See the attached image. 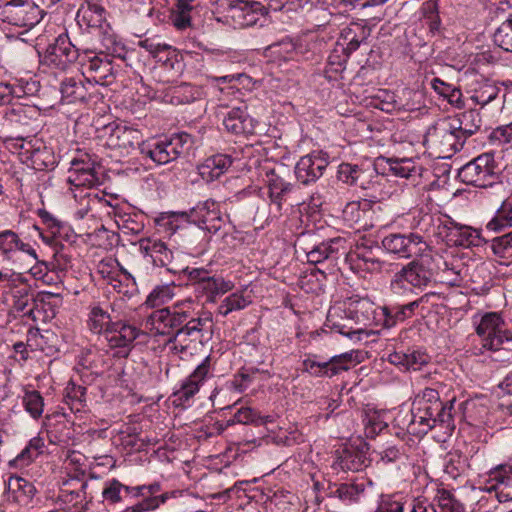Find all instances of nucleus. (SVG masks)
<instances>
[{"label":"nucleus","instance_id":"4be33fe9","mask_svg":"<svg viewBox=\"0 0 512 512\" xmlns=\"http://www.w3.org/2000/svg\"><path fill=\"white\" fill-rule=\"evenodd\" d=\"M486 489L494 491L499 502L512 500V466L502 464L492 469L488 474Z\"/></svg>","mask_w":512,"mask_h":512},{"label":"nucleus","instance_id":"338daca9","mask_svg":"<svg viewBox=\"0 0 512 512\" xmlns=\"http://www.w3.org/2000/svg\"><path fill=\"white\" fill-rule=\"evenodd\" d=\"M416 301L410 302L405 305L394 306L391 309L385 308L386 316L394 318L395 322L404 321L406 318L414 314V306Z\"/></svg>","mask_w":512,"mask_h":512},{"label":"nucleus","instance_id":"a19ab883","mask_svg":"<svg viewBox=\"0 0 512 512\" xmlns=\"http://www.w3.org/2000/svg\"><path fill=\"white\" fill-rule=\"evenodd\" d=\"M266 57L272 61H288L293 60L297 56L296 44L288 38L282 39L276 43L267 46L264 50Z\"/></svg>","mask_w":512,"mask_h":512},{"label":"nucleus","instance_id":"603ef678","mask_svg":"<svg viewBox=\"0 0 512 512\" xmlns=\"http://www.w3.org/2000/svg\"><path fill=\"white\" fill-rule=\"evenodd\" d=\"M23 406L29 415L38 419L41 417L44 409V399L40 392L36 390L27 391L22 399Z\"/></svg>","mask_w":512,"mask_h":512},{"label":"nucleus","instance_id":"680f3d73","mask_svg":"<svg viewBox=\"0 0 512 512\" xmlns=\"http://www.w3.org/2000/svg\"><path fill=\"white\" fill-rule=\"evenodd\" d=\"M124 484L117 479H111L105 483L102 496L105 501L115 504L122 500Z\"/></svg>","mask_w":512,"mask_h":512},{"label":"nucleus","instance_id":"e433bc0d","mask_svg":"<svg viewBox=\"0 0 512 512\" xmlns=\"http://www.w3.org/2000/svg\"><path fill=\"white\" fill-rule=\"evenodd\" d=\"M391 286L394 292L399 294L414 291L416 287V260H412L395 274Z\"/></svg>","mask_w":512,"mask_h":512},{"label":"nucleus","instance_id":"58836bf2","mask_svg":"<svg viewBox=\"0 0 512 512\" xmlns=\"http://www.w3.org/2000/svg\"><path fill=\"white\" fill-rule=\"evenodd\" d=\"M512 226V200L506 199L496 210L494 216L486 224L485 228L489 232L501 233Z\"/></svg>","mask_w":512,"mask_h":512},{"label":"nucleus","instance_id":"393cba45","mask_svg":"<svg viewBox=\"0 0 512 512\" xmlns=\"http://www.w3.org/2000/svg\"><path fill=\"white\" fill-rule=\"evenodd\" d=\"M140 334L141 331L137 327L123 321H116L104 338L110 348H120L123 350V356H127L133 342Z\"/></svg>","mask_w":512,"mask_h":512},{"label":"nucleus","instance_id":"37998d69","mask_svg":"<svg viewBox=\"0 0 512 512\" xmlns=\"http://www.w3.org/2000/svg\"><path fill=\"white\" fill-rule=\"evenodd\" d=\"M232 288L233 283L231 281H226L220 276L209 275L196 289L204 292L207 295L208 301L214 302L216 296L225 294L232 290Z\"/></svg>","mask_w":512,"mask_h":512},{"label":"nucleus","instance_id":"c85d7f7f","mask_svg":"<svg viewBox=\"0 0 512 512\" xmlns=\"http://www.w3.org/2000/svg\"><path fill=\"white\" fill-rule=\"evenodd\" d=\"M232 162L231 156L227 154H215L198 165V173L204 181L209 183L226 173Z\"/></svg>","mask_w":512,"mask_h":512},{"label":"nucleus","instance_id":"a211bd4d","mask_svg":"<svg viewBox=\"0 0 512 512\" xmlns=\"http://www.w3.org/2000/svg\"><path fill=\"white\" fill-rule=\"evenodd\" d=\"M265 15L266 10L261 1L233 0L227 8V17L239 28L253 26Z\"/></svg>","mask_w":512,"mask_h":512},{"label":"nucleus","instance_id":"b1692460","mask_svg":"<svg viewBox=\"0 0 512 512\" xmlns=\"http://www.w3.org/2000/svg\"><path fill=\"white\" fill-rule=\"evenodd\" d=\"M441 224H445L447 241L452 246L468 248L479 246L482 241L479 230L459 224L451 218H447Z\"/></svg>","mask_w":512,"mask_h":512},{"label":"nucleus","instance_id":"f3484780","mask_svg":"<svg viewBox=\"0 0 512 512\" xmlns=\"http://www.w3.org/2000/svg\"><path fill=\"white\" fill-rule=\"evenodd\" d=\"M265 15L266 10L261 1L233 0L227 8V17L239 28L253 26Z\"/></svg>","mask_w":512,"mask_h":512},{"label":"nucleus","instance_id":"3c124183","mask_svg":"<svg viewBox=\"0 0 512 512\" xmlns=\"http://www.w3.org/2000/svg\"><path fill=\"white\" fill-rule=\"evenodd\" d=\"M499 88L490 82H483L473 91L470 99L477 105L485 106L498 96Z\"/></svg>","mask_w":512,"mask_h":512},{"label":"nucleus","instance_id":"412c9836","mask_svg":"<svg viewBox=\"0 0 512 512\" xmlns=\"http://www.w3.org/2000/svg\"><path fill=\"white\" fill-rule=\"evenodd\" d=\"M431 492L434 495V500H437V506L440 512H465L464 506L452 495L445 490H439L436 483H431L430 486L426 485L423 494L418 495V512H437L435 505L428 502V494Z\"/></svg>","mask_w":512,"mask_h":512},{"label":"nucleus","instance_id":"4d7b16f0","mask_svg":"<svg viewBox=\"0 0 512 512\" xmlns=\"http://www.w3.org/2000/svg\"><path fill=\"white\" fill-rule=\"evenodd\" d=\"M493 37L496 45L507 52H512V17L501 23Z\"/></svg>","mask_w":512,"mask_h":512},{"label":"nucleus","instance_id":"a18cd8bd","mask_svg":"<svg viewBox=\"0 0 512 512\" xmlns=\"http://www.w3.org/2000/svg\"><path fill=\"white\" fill-rule=\"evenodd\" d=\"M32 112L33 109L31 107L22 104H14L10 107H6L3 112L5 125L8 128H17L25 125L29 121L28 115Z\"/></svg>","mask_w":512,"mask_h":512},{"label":"nucleus","instance_id":"20e7f679","mask_svg":"<svg viewBox=\"0 0 512 512\" xmlns=\"http://www.w3.org/2000/svg\"><path fill=\"white\" fill-rule=\"evenodd\" d=\"M193 145L194 139L192 135L180 132L151 143H142L140 145V152L153 162L164 165L188 153Z\"/></svg>","mask_w":512,"mask_h":512},{"label":"nucleus","instance_id":"f8f14e48","mask_svg":"<svg viewBox=\"0 0 512 512\" xmlns=\"http://www.w3.org/2000/svg\"><path fill=\"white\" fill-rule=\"evenodd\" d=\"M1 15L8 24L31 29L41 21L44 11L31 0H11L3 6Z\"/></svg>","mask_w":512,"mask_h":512},{"label":"nucleus","instance_id":"052dcab7","mask_svg":"<svg viewBox=\"0 0 512 512\" xmlns=\"http://www.w3.org/2000/svg\"><path fill=\"white\" fill-rule=\"evenodd\" d=\"M248 305V301L240 294L233 293L227 296L219 305L218 312L226 317L233 311L244 309Z\"/></svg>","mask_w":512,"mask_h":512},{"label":"nucleus","instance_id":"bf43d9fd","mask_svg":"<svg viewBox=\"0 0 512 512\" xmlns=\"http://www.w3.org/2000/svg\"><path fill=\"white\" fill-rule=\"evenodd\" d=\"M363 173L364 171L358 165L342 163L338 168V179L349 185H359L358 181ZM360 186L364 188L362 183H360Z\"/></svg>","mask_w":512,"mask_h":512},{"label":"nucleus","instance_id":"6e6552de","mask_svg":"<svg viewBox=\"0 0 512 512\" xmlns=\"http://www.w3.org/2000/svg\"><path fill=\"white\" fill-rule=\"evenodd\" d=\"M458 178L463 183L475 187L486 188L492 186L498 181L493 155L483 153L463 165L458 171Z\"/></svg>","mask_w":512,"mask_h":512},{"label":"nucleus","instance_id":"6ab92c4d","mask_svg":"<svg viewBox=\"0 0 512 512\" xmlns=\"http://www.w3.org/2000/svg\"><path fill=\"white\" fill-rule=\"evenodd\" d=\"M288 171L284 166L267 169L265 171V182L268 187V197L271 205L275 206L278 213L281 214L283 204L287 202L289 194L293 190V184L285 179Z\"/></svg>","mask_w":512,"mask_h":512},{"label":"nucleus","instance_id":"6e6d98bb","mask_svg":"<svg viewBox=\"0 0 512 512\" xmlns=\"http://www.w3.org/2000/svg\"><path fill=\"white\" fill-rule=\"evenodd\" d=\"M422 14L423 25H427L432 34L438 31L440 27V17L438 15L437 0H427L422 6Z\"/></svg>","mask_w":512,"mask_h":512},{"label":"nucleus","instance_id":"c9c22d12","mask_svg":"<svg viewBox=\"0 0 512 512\" xmlns=\"http://www.w3.org/2000/svg\"><path fill=\"white\" fill-rule=\"evenodd\" d=\"M365 491V482H352L332 484L327 488V496L330 498H338L344 503H352L359 500V497Z\"/></svg>","mask_w":512,"mask_h":512},{"label":"nucleus","instance_id":"9d476101","mask_svg":"<svg viewBox=\"0 0 512 512\" xmlns=\"http://www.w3.org/2000/svg\"><path fill=\"white\" fill-rule=\"evenodd\" d=\"M421 193H418V211L423 216L419 222H434L433 211H438L436 200L440 193L439 176L429 168L420 167L418 172V187Z\"/></svg>","mask_w":512,"mask_h":512},{"label":"nucleus","instance_id":"0e129e2a","mask_svg":"<svg viewBox=\"0 0 512 512\" xmlns=\"http://www.w3.org/2000/svg\"><path fill=\"white\" fill-rule=\"evenodd\" d=\"M381 162L385 161L389 164L390 170L399 177L408 178L411 176V172L414 171V163L410 159H402L400 161L380 159Z\"/></svg>","mask_w":512,"mask_h":512},{"label":"nucleus","instance_id":"2eb2a0df","mask_svg":"<svg viewBox=\"0 0 512 512\" xmlns=\"http://www.w3.org/2000/svg\"><path fill=\"white\" fill-rule=\"evenodd\" d=\"M212 376L211 357L207 356L182 382L180 388L173 393L174 405L177 407L189 406L190 401L199 392L200 387Z\"/></svg>","mask_w":512,"mask_h":512},{"label":"nucleus","instance_id":"423d86ee","mask_svg":"<svg viewBox=\"0 0 512 512\" xmlns=\"http://www.w3.org/2000/svg\"><path fill=\"white\" fill-rule=\"evenodd\" d=\"M422 144L426 149L424 154L435 159L449 158L463 148L448 120L431 125L423 136Z\"/></svg>","mask_w":512,"mask_h":512},{"label":"nucleus","instance_id":"09e8293b","mask_svg":"<svg viewBox=\"0 0 512 512\" xmlns=\"http://www.w3.org/2000/svg\"><path fill=\"white\" fill-rule=\"evenodd\" d=\"M193 0H178L176 9L172 13V22L179 30H184L191 26L190 13L193 9Z\"/></svg>","mask_w":512,"mask_h":512},{"label":"nucleus","instance_id":"ddd939ff","mask_svg":"<svg viewBox=\"0 0 512 512\" xmlns=\"http://www.w3.org/2000/svg\"><path fill=\"white\" fill-rule=\"evenodd\" d=\"M212 326V315L210 312H203L197 317H193L191 314L190 318L185 320L172 338H168L167 344L170 349L176 353H182L186 351L187 345H184L186 338H191L192 341L201 340L203 332L210 329Z\"/></svg>","mask_w":512,"mask_h":512},{"label":"nucleus","instance_id":"bb28decb","mask_svg":"<svg viewBox=\"0 0 512 512\" xmlns=\"http://www.w3.org/2000/svg\"><path fill=\"white\" fill-rule=\"evenodd\" d=\"M72 169L77 173L74 181L77 185L94 186L99 183L98 169L100 165L89 154H82L71 162Z\"/></svg>","mask_w":512,"mask_h":512},{"label":"nucleus","instance_id":"49530a36","mask_svg":"<svg viewBox=\"0 0 512 512\" xmlns=\"http://www.w3.org/2000/svg\"><path fill=\"white\" fill-rule=\"evenodd\" d=\"M176 288L177 286L174 283L156 286L147 296L145 304L148 307L155 308L169 302L175 296Z\"/></svg>","mask_w":512,"mask_h":512},{"label":"nucleus","instance_id":"72a5a7b5","mask_svg":"<svg viewBox=\"0 0 512 512\" xmlns=\"http://www.w3.org/2000/svg\"><path fill=\"white\" fill-rule=\"evenodd\" d=\"M90 88L80 79L66 78L60 86L62 100L66 103L85 102L91 95Z\"/></svg>","mask_w":512,"mask_h":512},{"label":"nucleus","instance_id":"c756f323","mask_svg":"<svg viewBox=\"0 0 512 512\" xmlns=\"http://www.w3.org/2000/svg\"><path fill=\"white\" fill-rule=\"evenodd\" d=\"M16 251H21L33 259H37L36 250L28 243H25L13 230L5 229L0 231V255L10 259Z\"/></svg>","mask_w":512,"mask_h":512},{"label":"nucleus","instance_id":"79ce46f5","mask_svg":"<svg viewBox=\"0 0 512 512\" xmlns=\"http://www.w3.org/2000/svg\"><path fill=\"white\" fill-rule=\"evenodd\" d=\"M350 261L356 263L357 267L365 269L367 271H379L381 270V262L377 259L372 250L364 247L363 245H357L353 251L349 253Z\"/></svg>","mask_w":512,"mask_h":512},{"label":"nucleus","instance_id":"8fccbe9b","mask_svg":"<svg viewBox=\"0 0 512 512\" xmlns=\"http://www.w3.org/2000/svg\"><path fill=\"white\" fill-rule=\"evenodd\" d=\"M269 416L262 417L258 412L250 407L240 408L231 419L227 421V426L238 424L261 425L268 421Z\"/></svg>","mask_w":512,"mask_h":512},{"label":"nucleus","instance_id":"0eeeda50","mask_svg":"<svg viewBox=\"0 0 512 512\" xmlns=\"http://www.w3.org/2000/svg\"><path fill=\"white\" fill-rule=\"evenodd\" d=\"M476 333L481 339L482 348L489 351L510 350L512 332L505 325L500 314L488 312L476 322Z\"/></svg>","mask_w":512,"mask_h":512},{"label":"nucleus","instance_id":"7c9ffc66","mask_svg":"<svg viewBox=\"0 0 512 512\" xmlns=\"http://www.w3.org/2000/svg\"><path fill=\"white\" fill-rule=\"evenodd\" d=\"M223 125L228 132L236 135L253 134L255 131V121L251 118L246 108L234 107L223 119Z\"/></svg>","mask_w":512,"mask_h":512},{"label":"nucleus","instance_id":"aec40b11","mask_svg":"<svg viewBox=\"0 0 512 512\" xmlns=\"http://www.w3.org/2000/svg\"><path fill=\"white\" fill-rule=\"evenodd\" d=\"M104 132L107 136L106 144L109 148L127 153L140 145L142 140V134L138 129L124 123L113 122L105 126Z\"/></svg>","mask_w":512,"mask_h":512},{"label":"nucleus","instance_id":"f03ea898","mask_svg":"<svg viewBox=\"0 0 512 512\" xmlns=\"http://www.w3.org/2000/svg\"><path fill=\"white\" fill-rule=\"evenodd\" d=\"M96 52L94 50H82L80 58V70L90 87L95 85L108 86L115 80L116 69L113 64V58H125L126 50L124 49L123 56H118L110 53L103 48Z\"/></svg>","mask_w":512,"mask_h":512},{"label":"nucleus","instance_id":"dca6fc26","mask_svg":"<svg viewBox=\"0 0 512 512\" xmlns=\"http://www.w3.org/2000/svg\"><path fill=\"white\" fill-rule=\"evenodd\" d=\"M81 55L82 51L71 43L69 37L61 34L48 46L42 62L53 68L66 70L74 62L80 63Z\"/></svg>","mask_w":512,"mask_h":512},{"label":"nucleus","instance_id":"a878e982","mask_svg":"<svg viewBox=\"0 0 512 512\" xmlns=\"http://www.w3.org/2000/svg\"><path fill=\"white\" fill-rule=\"evenodd\" d=\"M448 121L450 122L452 129L456 133L462 146H464L469 137L479 131L482 125L480 112L476 109H469L465 112L459 113Z\"/></svg>","mask_w":512,"mask_h":512},{"label":"nucleus","instance_id":"774afa93","mask_svg":"<svg viewBox=\"0 0 512 512\" xmlns=\"http://www.w3.org/2000/svg\"><path fill=\"white\" fill-rule=\"evenodd\" d=\"M389 360L392 364L404 367L405 370H415L414 365L416 364V352L402 353L395 352L389 356Z\"/></svg>","mask_w":512,"mask_h":512},{"label":"nucleus","instance_id":"13d9d810","mask_svg":"<svg viewBox=\"0 0 512 512\" xmlns=\"http://www.w3.org/2000/svg\"><path fill=\"white\" fill-rule=\"evenodd\" d=\"M373 313L374 304L368 299L363 298L350 303V312L348 314L354 316L356 323L370 320Z\"/></svg>","mask_w":512,"mask_h":512},{"label":"nucleus","instance_id":"9b49d317","mask_svg":"<svg viewBox=\"0 0 512 512\" xmlns=\"http://www.w3.org/2000/svg\"><path fill=\"white\" fill-rule=\"evenodd\" d=\"M316 355L308 356L302 361V371L312 377L332 378L348 371L357 363L353 351L335 355L326 361H318Z\"/></svg>","mask_w":512,"mask_h":512},{"label":"nucleus","instance_id":"f704fd0d","mask_svg":"<svg viewBox=\"0 0 512 512\" xmlns=\"http://www.w3.org/2000/svg\"><path fill=\"white\" fill-rule=\"evenodd\" d=\"M345 240L341 237L329 239L314 246L307 252L309 263L318 264L330 258H336L340 249H344Z\"/></svg>","mask_w":512,"mask_h":512},{"label":"nucleus","instance_id":"1a4fd4ad","mask_svg":"<svg viewBox=\"0 0 512 512\" xmlns=\"http://www.w3.org/2000/svg\"><path fill=\"white\" fill-rule=\"evenodd\" d=\"M174 216L177 218L181 217L186 222L193 223L199 228L212 234L219 232L225 225V220L221 216L219 204L212 199L199 202L189 211L175 213Z\"/></svg>","mask_w":512,"mask_h":512},{"label":"nucleus","instance_id":"4c0bfd02","mask_svg":"<svg viewBox=\"0 0 512 512\" xmlns=\"http://www.w3.org/2000/svg\"><path fill=\"white\" fill-rule=\"evenodd\" d=\"M88 328L91 332L105 336L115 322L112 321L110 314L100 305H93L88 315Z\"/></svg>","mask_w":512,"mask_h":512},{"label":"nucleus","instance_id":"c03bdc74","mask_svg":"<svg viewBox=\"0 0 512 512\" xmlns=\"http://www.w3.org/2000/svg\"><path fill=\"white\" fill-rule=\"evenodd\" d=\"M412 236L413 234H410L409 237L405 235L391 234L383 239L382 244L387 251L399 254L400 257L403 258H409L412 255Z\"/></svg>","mask_w":512,"mask_h":512},{"label":"nucleus","instance_id":"f257e3e1","mask_svg":"<svg viewBox=\"0 0 512 512\" xmlns=\"http://www.w3.org/2000/svg\"><path fill=\"white\" fill-rule=\"evenodd\" d=\"M438 386L439 382H434L431 386L421 389L420 394L418 393V412L423 413V415L418 416L420 419L418 425L423 427V429H418V434H426L437 422L447 428L453 425L451 413L453 401L443 405L440 400Z\"/></svg>","mask_w":512,"mask_h":512},{"label":"nucleus","instance_id":"2f4dec72","mask_svg":"<svg viewBox=\"0 0 512 512\" xmlns=\"http://www.w3.org/2000/svg\"><path fill=\"white\" fill-rule=\"evenodd\" d=\"M438 265L426 242L418 237V286L427 285L434 276Z\"/></svg>","mask_w":512,"mask_h":512},{"label":"nucleus","instance_id":"5fc2aeb1","mask_svg":"<svg viewBox=\"0 0 512 512\" xmlns=\"http://www.w3.org/2000/svg\"><path fill=\"white\" fill-rule=\"evenodd\" d=\"M342 469L359 471L365 466V457L354 449H344L339 457Z\"/></svg>","mask_w":512,"mask_h":512},{"label":"nucleus","instance_id":"ea45409f","mask_svg":"<svg viewBox=\"0 0 512 512\" xmlns=\"http://www.w3.org/2000/svg\"><path fill=\"white\" fill-rule=\"evenodd\" d=\"M44 448V441L40 437L32 438L27 446L12 460L9 461L8 465L11 468H23L33 462L40 454H42Z\"/></svg>","mask_w":512,"mask_h":512},{"label":"nucleus","instance_id":"69168bd1","mask_svg":"<svg viewBox=\"0 0 512 512\" xmlns=\"http://www.w3.org/2000/svg\"><path fill=\"white\" fill-rule=\"evenodd\" d=\"M511 248H512V230L504 235L495 237L491 240L492 252L500 258H504L506 252Z\"/></svg>","mask_w":512,"mask_h":512},{"label":"nucleus","instance_id":"39448f33","mask_svg":"<svg viewBox=\"0 0 512 512\" xmlns=\"http://www.w3.org/2000/svg\"><path fill=\"white\" fill-rule=\"evenodd\" d=\"M192 299L178 302L174 305V309L161 308L154 310L144 322L145 329L153 336L173 337L177 332L179 325L191 316Z\"/></svg>","mask_w":512,"mask_h":512},{"label":"nucleus","instance_id":"4468645a","mask_svg":"<svg viewBox=\"0 0 512 512\" xmlns=\"http://www.w3.org/2000/svg\"><path fill=\"white\" fill-rule=\"evenodd\" d=\"M139 250L145 257H149L155 266L165 267L171 273L182 271L179 253L170 249L165 242L159 239L141 238Z\"/></svg>","mask_w":512,"mask_h":512},{"label":"nucleus","instance_id":"cd10ccee","mask_svg":"<svg viewBox=\"0 0 512 512\" xmlns=\"http://www.w3.org/2000/svg\"><path fill=\"white\" fill-rule=\"evenodd\" d=\"M348 312H350V305L347 308H343L341 306H334L330 308L326 319L327 327L348 337H351L352 334L360 331V329H355L353 327V323H357L354 316L349 315Z\"/></svg>","mask_w":512,"mask_h":512},{"label":"nucleus","instance_id":"864d4df0","mask_svg":"<svg viewBox=\"0 0 512 512\" xmlns=\"http://www.w3.org/2000/svg\"><path fill=\"white\" fill-rule=\"evenodd\" d=\"M364 433L367 438H375L388 427L382 415L378 412L367 413L363 419Z\"/></svg>","mask_w":512,"mask_h":512},{"label":"nucleus","instance_id":"473e14b6","mask_svg":"<svg viewBox=\"0 0 512 512\" xmlns=\"http://www.w3.org/2000/svg\"><path fill=\"white\" fill-rule=\"evenodd\" d=\"M370 35V29L359 23H352L342 29L338 44L343 46V51L349 56L356 51L362 42Z\"/></svg>","mask_w":512,"mask_h":512},{"label":"nucleus","instance_id":"de8ad7c7","mask_svg":"<svg viewBox=\"0 0 512 512\" xmlns=\"http://www.w3.org/2000/svg\"><path fill=\"white\" fill-rule=\"evenodd\" d=\"M9 487L16 494L17 500L23 503H28L36 493L33 483L18 476L10 477Z\"/></svg>","mask_w":512,"mask_h":512},{"label":"nucleus","instance_id":"e2e57ef3","mask_svg":"<svg viewBox=\"0 0 512 512\" xmlns=\"http://www.w3.org/2000/svg\"><path fill=\"white\" fill-rule=\"evenodd\" d=\"M138 46L149 52L154 58L161 60L160 54L170 51L172 47L159 41V37L146 38L138 42Z\"/></svg>","mask_w":512,"mask_h":512},{"label":"nucleus","instance_id":"5701e85b","mask_svg":"<svg viewBox=\"0 0 512 512\" xmlns=\"http://www.w3.org/2000/svg\"><path fill=\"white\" fill-rule=\"evenodd\" d=\"M328 166V160L320 153H312L300 158L295 166V176L299 182L308 185L318 180Z\"/></svg>","mask_w":512,"mask_h":512},{"label":"nucleus","instance_id":"7ed1b4c3","mask_svg":"<svg viewBox=\"0 0 512 512\" xmlns=\"http://www.w3.org/2000/svg\"><path fill=\"white\" fill-rule=\"evenodd\" d=\"M105 14L106 11L104 7L87 1L79 8L77 18L79 23H83L87 27L95 29L103 48L112 54L123 56L124 45L117 39L111 26L106 21Z\"/></svg>","mask_w":512,"mask_h":512}]
</instances>
